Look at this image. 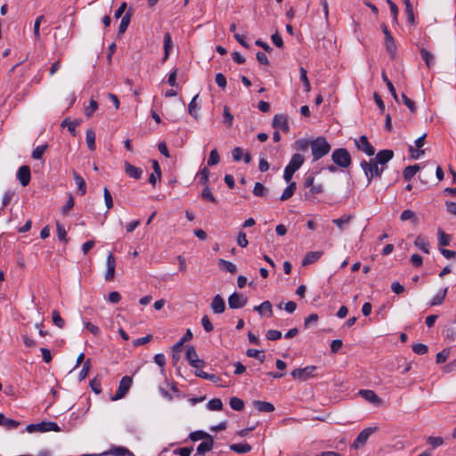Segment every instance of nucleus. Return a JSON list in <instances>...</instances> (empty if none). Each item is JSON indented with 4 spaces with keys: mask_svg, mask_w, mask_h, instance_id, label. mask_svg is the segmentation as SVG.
<instances>
[{
    "mask_svg": "<svg viewBox=\"0 0 456 456\" xmlns=\"http://www.w3.org/2000/svg\"><path fill=\"white\" fill-rule=\"evenodd\" d=\"M218 265L220 267L221 270L223 271H226L230 273H235L237 272V266L230 262V261H226V260H224V259H219L218 260Z\"/></svg>",
    "mask_w": 456,
    "mask_h": 456,
    "instance_id": "28",
    "label": "nucleus"
},
{
    "mask_svg": "<svg viewBox=\"0 0 456 456\" xmlns=\"http://www.w3.org/2000/svg\"><path fill=\"white\" fill-rule=\"evenodd\" d=\"M305 161V158L303 155L299 153L293 154L289 163L288 164L287 167L292 168L293 171H297L300 168V167L303 165Z\"/></svg>",
    "mask_w": 456,
    "mask_h": 456,
    "instance_id": "20",
    "label": "nucleus"
},
{
    "mask_svg": "<svg viewBox=\"0 0 456 456\" xmlns=\"http://www.w3.org/2000/svg\"><path fill=\"white\" fill-rule=\"evenodd\" d=\"M403 3L405 4V12L407 14L408 20L410 23L413 24L414 23V14H413L412 5H411L410 0H403Z\"/></svg>",
    "mask_w": 456,
    "mask_h": 456,
    "instance_id": "47",
    "label": "nucleus"
},
{
    "mask_svg": "<svg viewBox=\"0 0 456 456\" xmlns=\"http://www.w3.org/2000/svg\"><path fill=\"white\" fill-rule=\"evenodd\" d=\"M449 354H450L449 349L445 348V349L442 350L441 352H439L436 354V362L437 363L444 362L447 360Z\"/></svg>",
    "mask_w": 456,
    "mask_h": 456,
    "instance_id": "62",
    "label": "nucleus"
},
{
    "mask_svg": "<svg viewBox=\"0 0 456 456\" xmlns=\"http://www.w3.org/2000/svg\"><path fill=\"white\" fill-rule=\"evenodd\" d=\"M419 170V165L408 166L403 170V178L406 181H410Z\"/></svg>",
    "mask_w": 456,
    "mask_h": 456,
    "instance_id": "33",
    "label": "nucleus"
},
{
    "mask_svg": "<svg viewBox=\"0 0 456 456\" xmlns=\"http://www.w3.org/2000/svg\"><path fill=\"white\" fill-rule=\"evenodd\" d=\"M131 14L129 12L126 13L120 21L119 27H118V33L123 34L127 29V27L130 23Z\"/></svg>",
    "mask_w": 456,
    "mask_h": 456,
    "instance_id": "40",
    "label": "nucleus"
},
{
    "mask_svg": "<svg viewBox=\"0 0 456 456\" xmlns=\"http://www.w3.org/2000/svg\"><path fill=\"white\" fill-rule=\"evenodd\" d=\"M323 255V251H310L306 253L302 260V265L305 266L318 261Z\"/></svg>",
    "mask_w": 456,
    "mask_h": 456,
    "instance_id": "18",
    "label": "nucleus"
},
{
    "mask_svg": "<svg viewBox=\"0 0 456 456\" xmlns=\"http://www.w3.org/2000/svg\"><path fill=\"white\" fill-rule=\"evenodd\" d=\"M74 181L77 186L78 191L81 195H84L86 191V183L84 178L79 175L77 172H73Z\"/></svg>",
    "mask_w": 456,
    "mask_h": 456,
    "instance_id": "29",
    "label": "nucleus"
},
{
    "mask_svg": "<svg viewBox=\"0 0 456 456\" xmlns=\"http://www.w3.org/2000/svg\"><path fill=\"white\" fill-rule=\"evenodd\" d=\"M412 350L415 354L422 355L428 352V346L424 344L418 343L412 346Z\"/></svg>",
    "mask_w": 456,
    "mask_h": 456,
    "instance_id": "59",
    "label": "nucleus"
},
{
    "mask_svg": "<svg viewBox=\"0 0 456 456\" xmlns=\"http://www.w3.org/2000/svg\"><path fill=\"white\" fill-rule=\"evenodd\" d=\"M437 234H438V245L440 246V248H444L445 246L450 245L451 239H452L451 235L446 234L444 232V230H442L441 228L438 229Z\"/></svg>",
    "mask_w": 456,
    "mask_h": 456,
    "instance_id": "32",
    "label": "nucleus"
},
{
    "mask_svg": "<svg viewBox=\"0 0 456 456\" xmlns=\"http://www.w3.org/2000/svg\"><path fill=\"white\" fill-rule=\"evenodd\" d=\"M246 354L248 357H253V358L259 360L261 362H264L265 359V353L263 351H259L257 349L249 348L247 350Z\"/></svg>",
    "mask_w": 456,
    "mask_h": 456,
    "instance_id": "39",
    "label": "nucleus"
},
{
    "mask_svg": "<svg viewBox=\"0 0 456 456\" xmlns=\"http://www.w3.org/2000/svg\"><path fill=\"white\" fill-rule=\"evenodd\" d=\"M230 449L237 453H247L252 448L248 444H233L230 445Z\"/></svg>",
    "mask_w": 456,
    "mask_h": 456,
    "instance_id": "35",
    "label": "nucleus"
},
{
    "mask_svg": "<svg viewBox=\"0 0 456 456\" xmlns=\"http://www.w3.org/2000/svg\"><path fill=\"white\" fill-rule=\"evenodd\" d=\"M189 437L191 441H199L201 439L207 440L208 438H211L212 436L205 431L198 430V431L191 432L190 434Z\"/></svg>",
    "mask_w": 456,
    "mask_h": 456,
    "instance_id": "37",
    "label": "nucleus"
},
{
    "mask_svg": "<svg viewBox=\"0 0 456 456\" xmlns=\"http://www.w3.org/2000/svg\"><path fill=\"white\" fill-rule=\"evenodd\" d=\"M414 245L422 250L424 253L428 254L430 249V245L428 240L422 235H418L415 239Z\"/></svg>",
    "mask_w": 456,
    "mask_h": 456,
    "instance_id": "22",
    "label": "nucleus"
},
{
    "mask_svg": "<svg viewBox=\"0 0 456 456\" xmlns=\"http://www.w3.org/2000/svg\"><path fill=\"white\" fill-rule=\"evenodd\" d=\"M201 197H202L203 200L210 201L212 203H216L217 202L216 199L215 198V196L211 192L209 187H208V186H206L203 189V191L201 192Z\"/></svg>",
    "mask_w": 456,
    "mask_h": 456,
    "instance_id": "49",
    "label": "nucleus"
},
{
    "mask_svg": "<svg viewBox=\"0 0 456 456\" xmlns=\"http://www.w3.org/2000/svg\"><path fill=\"white\" fill-rule=\"evenodd\" d=\"M152 167L154 172L149 177V183L153 186L156 184L157 179L161 177V169L157 160H152Z\"/></svg>",
    "mask_w": 456,
    "mask_h": 456,
    "instance_id": "25",
    "label": "nucleus"
},
{
    "mask_svg": "<svg viewBox=\"0 0 456 456\" xmlns=\"http://www.w3.org/2000/svg\"><path fill=\"white\" fill-rule=\"evenodd\" d=\"M382 79L386 83V85H387L390 94H392L393 98L396 102H398V95L396 94L395 88L394 85L392 84V82L387 78V77L385 72H382Z\"/></svg>",
    "mask_w": 456,
    "mask_h": 456,
    "instance_id": "41",
    "label": "nucleus"
},
{
    "mask_svg": "<svg viewBox=\"0 0 456 456\" xmlns=\"http://www.w3.org/2000/svg\"><path fill=\"white\" fill-rule=\"evenodd\" d=\"M266 338L269 340H278L281 338V332L276 330H269L266 332Z\"/></svg>",
    "mask_w": 456,
    "mask_h": 456,
    "instance_id": "61",
    "label": "nucleus"
},
{
    "mask_svg": "<svg viewBox=\"0 0 456 456\" xmlns=\"http://www.w3.org/2000/svg\"><path fill=\"white\" fill-rule=\"evenodd\" d=\"M219 161H220V157H219L217 151L216 149L212 150L209 154L208 165L214 166V165L218 164Z\"/></svg>",
    "mask_w": 456,
    "mask_h": 456,
    "instance_id": "52",
    "label": "nucleus"
},
{
    "mask_svg": "<svg viewBox=\"0 0 456 456\" xmlns=\"http://www.w3.org/2000/svg\"><path fill=\"white\" fill-rule=\"evenodd\" d=\"M103 196L107 208L110 209L113 207V200L110 191L106 187L103 189Z\"/></svg>",
    "mask_w": 456,
    "mask_h": 456,
    "instance_id": "60",
    "label": "nucleus"
},
{
    "mask_svg": "<svg viewBox=\"0 0 456 456\" xmlns=\"http://www.w3.org/2000/svg\"><path fill=\"white\" fill-rule=\"evenodd\" d=\"M354 144L359 151L365 152L368 156H373L375 153L374 147L369 142L365 135L354 139Z\"/></svg>",
    "mask_w": 456,
    "mask_h": 456,
    "instance_id": "8",
    "label": "nucleus"
},
{
    "mask_svg": "<svg viewBox=\"0 0 456 456\" xmlns=\"http://www.w3.org/2000/svg\"><path fill=\"white\" fill-rule=\"evenodd\" d=\"M90 368H91V362H90V360L87 359L84 364H83V367L79 372V379L82 380V379H85L86 377L87 376L89 370H90Z\"/></svg>",
    "mask_w": 456,
    "mask_h": 456,
    "instance_id": "56",
    "label": "nucleus"
},
{
    "mask_svg": "<svg viewBox=\"0 0 456 456\" xmlns=\"http://www.w3.org/2000/svg\"><path fill=\"white\" fill-rule=\"evenodd\" d=\"M56 229H57V234H58L59 240H64L65 242H67V232H66L64 226L61 223L57 222Z\"/></svg>",
    "mask_w": 456,
    "mask_h": 456,
    "instance_id": "57",
    "label": "nucleus"
},
{
    "mask_svg": "<svg viewBox=\"0 0 456 456\" xmlns=\"http://www.w3.org/2000/svg\"><path fill=\"white\" fill-rule=\"evenodd\" d=\"M254 407L262 412H272L274 411V406L268 402L256 400L253 402Z\"/></svg>",
    "mask_w": 456,
    "mask_h": 456,
    "instance_id": "21",
    "label": "nucleus"
},
{
    "mask_svg": "<svg viewBox=\"0 0 456 456\" xmlns=\"http://www.w3.org/2000/svg\"><path fill=\"white\" fill-rule=\"evenodd\" d=\"M382 31L385 35V45L386 49L390 54L392 58L395 57L396 53V45L394 37H392L390 31L385 24H382Z\"/></svg>",
    "mask_w": 456,
    "mask_h": 456,
    "instance_id": "7",
    "label": "nucleus"
},
{
    "mask_svg": "<svg viewBox=\"0 0 456 456\" xmlns=\"http://www.w3.org/2000/svg\"><path fill=\"white\" fill-rule=\"evenodd\" d=\"M378 428H367L360 432L354 444H352V448L358 449L363 446L368 441L370 435H372Z\"/></svg>",
    "mask_w": 456,
    "mask_h": 456,
    "instance_id": "10",
    "label": "nucleus"
},
{
    "mask_svg": "<svg viewBox=\"0 0 456 456\" xmlns=\"http://www.w3.org/2000/svg\"><path fill=\"white\" fill-rule=\"evenodd\" d=\"M331 159L337 166L343 168L348 167L352 162L351 155L345 148L336 149L332 152Z\"/></svg>",
    "mask_w": 456,
    "mask_h": 456,
    "instance_id": "3",
    "label": "nucleus"
},
{
    "mask_svg": "<svg viewBox=\"0 0 456 456\" xmlns=\"http://www.w3.org/2000/svg\"><path fill=\"white\" fill-rule=\"evenodd\" d=\"M230 406L235 411H242L244 408V402L239 397H232L230 399Z\"/></svg>",
    "mask_w": 456,
    "mask_h": 456,
    "instance_id": "45",
    "label": "nucleus"
},
{
    "mask_svg": "<svg viewBox=\"0 0 456 456\" xmlns=\"http://www.w3.org/2000/svg\"><path fill=\"white\" fill-rule=\"evenodd\" d=\"M125 173L131 178L139 180L142 175V169L140 167H137L132 164H130L128 161H125Z\"/></svg>",
    "mask_w": 456,
    "mask_h": 456,
    "instance_id": "14",
    "label": "nucleus"
},
{
    "mask_svg": "<svg viewBox=\"0 0 456 456\" xmlns=\"http://www.w3.org/2000/svg\"><path fill=\"white\" fill-rule=\"evenodd\" d=\"M254 310L258 312L260 314H263L264 313H267L268 316L273 315V306L270 301H264L259 305H256L254 307Z\"/></svg>",
    "mask_w": 456,
    "mask_h": 456,
    "instance_id": "26",
    "label": "nucleus"
},
{
    "mask_svg": "<svg viewBox=\"0 0 456 456\" xmlns=\"http://www.w3.org/2000/svg\"><path fill=\"white\" fill-rule=\"evenodd\" d=\"M310 147V142L305 139L297 140L295 142V148L301 151H306L308 148Z\"/></svg>",
    "mask_w": 456,
    "mask_h": 456,
    "instance_id": "53",
    "label": "nucleus"
},
{
    "mask_svg": "<svg viewBox=\"0 0 456 456\" xmlns=\"http://www.w3.org/2000/svg\"><path fill=\"white\" fill-rule=\"evenodd\" d=\"M186 360L195 369L204 367V362L199 359L197 352L192 346H187L186 348Z\"/></svg>",
    "mask_w": 456,
    "mask_h": 456,
    "instance_id": "9",
    "label": "nucleus"
},
{
    "mask_svg": "<svg viewBox=\"0 0 456 456\" xmlns=\"http://www.w3.org/2000/svg\"><path fill=\"white\" fill-rule=\"evenodd\" d=\"M26 430L28 433H34V432L44 433V432H48V431L59 432L61 430V428L55 422L43 421V422L37 423V424L28 425L26 428Z\"/></svg>",
    "mask_w": 456,
    "mask_h": 456,
    "instance_id": "4",
    "label": "nucleus"
},
{
    "mask_svg": "<svg viewBox=\"0 0 456 456\" xmlns=\"http://www.w3.org/2000/svg\"><path fill=\"white\" fill-rule=\"evenodd\" d=\"M310 148L313 160L317 161L330 151L331 146L324 137L321 136L310 142Z\"/></svg>",
    "mask_w": 456,
    "mask_h": 456,
    "instance_id": "1",
    "label": "nucleus"
},
{
    "mask_svg": "<svg viewBox=\"0 0 456 456\" xmlns=\"http://www.w3.org/2000/svg\"><path fill=\"white\" fill-rule=\"evenodd\" d=\"M214 445L213 437L204 440L201 444H200L197 447V453L200 455H204L206 452L212 450Z\"/></svg>",
    "mask_w": 456,
    "mask_h": 456,
    "instance_id": "24",
    "label": "nucleus"
},
{
    "mask_svg": "<svg viewBox=\"0 0 456 456\" xmlns=\"http://www.w3.org/2000/svg\"><path fill=\"white\" fill-rule=\"evenodd\" d=\"M359 394L368 402L374 404L380 403V398L372 390H360Z\"/></svg>",
    "mask_w": 456,
    "mask_h": 456,
    "instance_id": "23",
    "label": "nucleus"
},
{
    "mask_svg": "<svg viewBox=\"0 0 456 456\" xmlns=\"http://www.w3.org/2000/svg\"><path fill=\"white\" fill-rule=\"evenodd\" d=\"M207 407L210 411H221L223 409V403L221 399L214 398L208 403Z\"/></svg>",
    "mask_w": 456,
    "mask_h": 456,
    "instance_id": "42",
    "label": "nucleus"
},
{
    "mask_svg": "<svg viewBox=\"0 0 456 456\" xmlns=\"http://www.w3.org/2000/svg\"><path fill=\"white\" fill-rule=\"evenodd\" d=\"M427 443L431 445L432 448H436L444 444V439L441 436H428Z\"/></svg>",
    "mask_w": 456,
    "mask_h": 456,
    "instance_id": "51",
    "label": "nucleus"
},
{
    "mask_svg": "<svg viewBox=\"0 0 456 456\" xmlns=\"http://www.w3.org/2000/svg\"><path fill=\"white\" fill-rule=\"evenodd\" d=\"M223 122H224V124L227 127H231L232 126L233 116L230 112V110H229V108L227 106H225L224 109V119H223Z\"/></svg>",
    "mask_w": 456,
    "mask_h": 456,
    "instance_id": "46",
    "label": "nucleus"
},
{
    "mask_svg": "<svg viewBox=\"0 0 456 456\" xmlns=\"http://www.w3.org/2000/svg\"><path fill=\"white\" fill-rule=\"evenodd\" d=\"M297 189V184L295 182H291L289 186L284 190L283 193L281 196V200L285 201L289 199H290L293 194L295 193V191Z\"/></svg>",
    "mask_w": 456,
    "mask_h": 456,
    "instance_id": "34",
    "label": "nucleus"
},
{
    "mask_svg": "<svg viewBox=\"0 0 456 456\" xmlns=\"http://www.w3.org/2000/svg\"><path fill=\"white\" fill-rule=\"evenodd\" d=\"M316 367L314 365H309L305 368L295 369L291 371V376L295 379H298L300 381H305L310 378L315 376Z\"/></svg>",
    "mask_w": 456,
    "mask_h": 456,
    "instance_id": "5",
    "label": "nucleus"
},
{
    "mask_svg": "<svg viewBox=\"0 0 456 456\" xmlns=\"http://www.w3.org/2000/svg\"><path fill=\"white\" fill-rule=\"evenodd\" d=\"M420 55L425 61L428 68H430L435 63V55L425 48L420 49Z\"/></svg>",
    "mask_w": 456,
    "mask_h": 456,
    "instance_id": "27",
    "label": "nucleus"
},
{
    "mask_svg": "<svg viewBox=\"0 0 456 456\" xmlns=\"http://www.w3.org/2000/svg\"><path fill=\"white\" fill-rule=\"evenodd\" d=\"M97 108H98L97 102L94 101V99H91L89 106L86 107L85 110V115L88 118L91 117L93 115V113L97 110Z\"/></svg>",
    "mask_w": 456,
    "mask_h": 456,
    "instance_id": "54",
    "label": "nucleus"
},
{
    "mask_svg": "<svg viewBox=\"0 0 456 456\" xmlns=\"http://www.w3.org/2000/svg\"><path fill=\"white\" fill-rule=\"evenodd\" d=\"M86 143L90 151L95 150V133L93 129H87L86 133Z\"/></svg>",
    "mask_w": 456,
    "mask_h": 456,
    "instance_id": "36",
    "label": "nucleus"
},
{
    "mask_svg": "<svg viewBox=\"0 0 456 456\" xmlns=\"http://www.w3.org/2000/svg\"><path fill=\"white\" fill-rule=\"evenodd\" d=\"M19 426H20L19 421L12 419H8L5 417L3 427H4L6 429H9V430L15 429Z\"/></svg>",
    "mask_w": 456,
    "mask_h": 456,
    "instance_id": "58",
    "label": "nucleus"
},
{
    "mask_svg": "<svg viewBox=\"0 0 456 456\" xmlns=\"http://www.w3.org/2000/svg\"><path fill=\"white\" fill-rule=\"evenodd\" d=\"M132 383V378L129 376L123 377L119 382V386L115 395L112 397V400L116 401L123 398L130 389Z\"/></svg>",
    "mask_w": 456,
    "mask_h": 456,
    "instance_id": "6",
    "label": "nucleus"
},
{
    "mask_svg": "<svg viewBox=\"0 0 456 456\" xmlns=\"http://www.w3.org/2000/svg\"><path fill=\"white\" fill-rule=\"evenodd\" d=\"M163 44H164V56H163L162 61L164 62L168 59L170 52L173 49V42H172L171 35L169 32L165 33Z\"/></svg>",
    "mask_w": 456,
    "mask_h": 456,
    "instance_id": "19",
    "label": "nucleus"
},
{
    "mask_svg": "<svg viewBox=\"0 0 456 456\" xmlns=\"http://www.w3.org/2000/svg\"><path fill=\"white\" fill-rule=\"evenodd\" d=\"M183 346V344H181V343H179V342H177L176 344H175V345L173 346V347H172V351H173V355H172V357H173V360H174L175 362L179 361V359H180V354H181V352H182Z\"/></svg>",
    "mask_w": 456,
    "mask_h": 456,
    "instance_id": "55",
    "label": "nucleus"
},
{
    "mask_svg": "<svg viewBox=\"0 0 456 456\" xmlns=\"http://www.w3.org/2000/svg\"><path fill=\"white\" fill-rule=\"evenodd\" d=\"M265 191H266V189L261 183H256L254 189H253V193L255 196L262 197V196H264Z\"/></svg>",
    "mask_w": 456,
    "mask_h": 456,
    "instance_id": "63",
    "label": "nucleus"
},
{
    "mask_svg": "<svg viewBox=\"0 0 456 456\" xmlns=\"http://www.w3.org/2000/svg\"><path fill=\"white\" fill-rule=\"evenodd\" d=\"M211 308L215 314H222L225 310V304L220 295H216L211 303Z\"/></svg>",
    "mask_w": 456,
    "mask_h": 456,
    "instance_id": "17",
    "label": "nucleus"
},
{
    "mask_svg": "<svg viewBox=\"0 0 456 456\" xmlns=\"http://www.w3.org/2000/svg\"><path fill=\"white\" fill-rule=\"evenodd\" d=\"M273 126L276 129H281L283 132H289V126L287 116L283 114H277L273 117Z\"/></svg>",
    "mask_w": 456,
    "mask_h": 456,
    "instance_id": "12",
    "label": "nucleus"
},
{
    "mask_svg": "<svg viewBox=\"0 0 456 456\" xmlns=\"http://www.w3.org/2000/svg\"><path fill=\"white\" fill-rule=\"evenodd\" d=\"M53 322L59 328H63L65 325L64 320L61 317L57 310H53L52 313Z\"/></svg>",
    "mask_w": 456,
    "mask_h": 456,
    "instance_id": "50",
    "label": "nucleus"
},
{
    "mask_svg": "<svg viewBox=\"0 0 456 456\" xmlns=\"http://www.w3.org/2000/svg\"><path fill=\"white\" fill-rule=\"evenodd\" d=\"M394 157V152L391 150H382L379 151L374 161L381 166L386 165Z\"/></svg>",
    "mask_w": 456,
    "mask_h": 456,
    "instance_id": "16",
    "label": "nucleus"
},
{
    "mask_svg": "<svg viewBox=\"0 0 456 456\" xmlns=\"http://www.w3.org/2000/svg\"><path fill=\"white\" fill-rule=\"evenodd\" d=\"M439 250H440L441 254L447 259L456 260V251L446 249L444 248H440Z\"/></svg>",
    "mask_w": 456,
    "mask_h": 456,
    "instance_id": "64",
    "label": "nucleus"
},
{
    "mask_svg": "<svg viewBox=\"0 0 456 456\" xmlns=\"http://www.w3.org/2000/svg\"><path fill=\"white\" fill-rule=\"evenodd\" d=\"M400 219L402 221L410 220L413 224L418 223V217H417L416 214L412 210H410V209L403 210L401 214Z\"/></svg>",
    "mask_w": 456,
    "mask_h": 456,
    "instance_id": "38",
    "label": "nucleus"
},
{
    "mask_svg": "<svg viewBox=\"0 0 456 456\" xmlns=\"http://www.w3.org/2000/svg\"><path fill=\"white\" fill-rule=\"evenodd\" d=\"M247 303V297L240 294L234 292L228 298L229 307L232 309H238L243 307Z\"/></svg>",
    "mask_w": 456,
    "mask_h": 456,
    "instance_id": "11",
    "label": "nucleus"
},
{
    "mask_svg": "<svg viewBox=\"0 0 456 456\" xmlns=\"http://www.w3.org/2000/svg\"><path fill=\"white\" fill-rule=\"evenodd\" d=\"M47 148H48L47 144L36 147L34 149V151H32V158L34 159H40L42 158L43 154L47 150Z\"/></svg>",
    "mask_w": 456,
    "mask_h": 456,
    "instance_id": "48",
    "label": "nucleus"
},
{
    "mask_svg": "<svg viewBox=\"0 0 456 456\" xmlns=\"http://www.w3.org/2000/svg\"><path fill=\"white\" fill-rule=\"evenodd\" d=\"M378 163L374 161L373 159H371L370 161L362 160L361 162V167L363 169V172L367 177L368 183H370V182L375 177H380L384 167H381L380 168L378 167Z\"/></svg>",
    "mask_w": 456,
    "mask_h": 456,
    "instance_id": "2",
    "label": "nucleus"
},
{
    "mask_svg": "<svg viewBox=\"0 0 456 456\" xmlns=\"http://www.w3.org/2000/svg\"><path fill=\"white\" fill-rule=\"evenodd\" d=\"M198 97H199V94H196L192 98V100L191 101V102L189 103V106H188L189 114L191 117H193L195 119L199 118L198 110H199L200 107H199V104L197 103Z\"/></svg>",
    "mask_w": 456,
    "mask_h": 456,
    "instance_id": "30",
    "label": "nucleus"
},
{
    "mask_svg": "<svg viewBox=\"0 0 456 456\" xmlns=\"http://www.w3.org/2000/svg\"><path fill=\"white\" fill-rule=\"evenodd\" d=\"M299 71H300V80L304 84L305 91V92H310L311 86H310L309 80L307 78L306 69L305 68H303V67H300V70Z\"/></svg>",
    "mask_w": 456,
    "mask_h": 456,
    "instance_id": "44",
    "label": "nucleus"
},
{
    "mask_svg": "<svg viewBox=\"0 0 456 456\" xmlns=\"http://www.w3.org/2000/svg\"><path fill=\"white\" fill-rule=\"evenodd\" d=\"M354 218L352 215H344L339 218L333 219L332 222L335 224L339 230H344L345 226L350 223V221Z\"/></svg>",
    "mask_w": 456,
    "mask_h": 456,
    "instance_id": "31",
    "label": "nucleus"
},
{
    "mask_svg": "<svg viewBox=\"0 0 456 456\" xmlns=\"http://www.w3.org/2000/svg\"><path fill=\"white\" fill-rule=\"evenodd\" d=\"M17 177L22 186H27L30 182V168L28 166H21L17 173Z\"/></svg>",
    "mask_w": 456,
    "mask_h": 456,
    "instance_id": "15",
    "label": "nucleus"
},
{
    "mask_svg": "<svg viewBox=\"0 0 456 456\" xmlns=\"http://www.w3.org/2000/svg\"><path fill=\"white\" fill-rule=\"evenodd\" d=\"M448 289L445 288L442 292L437 293L432 299L430 305H438L443 303L444 300Z\"/></svg>",
    "mask_w": 456,
    "mask_h": 456,
    "instance_id": "43",
    "label": "nucleus"
},
{
    "mask_svg": "<svg viewBox=\"0 0 456 456\" xmlns=\"http://www.w3.org/2000/svg\"><path fill=\"white\" fill-rule=\"evenodd\" d=\"M107 271L105 273L106 281H113L115 277L116 260L113 254L110 252L106 259Z\"/></svg>",
    "mask_w": 456,
    "mask_h": 456,
    "instance_id": "13",
    "label": "nucleus"
}]
</instances>
